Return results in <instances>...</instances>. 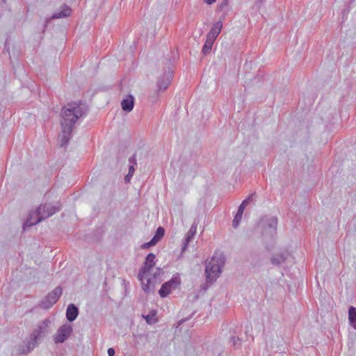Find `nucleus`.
I'll return each mask as SVG.
<instances>
[{"mask_svg":"<svg viewBox=\"0 0 356 356\" xmlns=\"http://www.w3.org/2000/svg\"><path fill=\"white\" fill-rule=\"evenodd\" d=\"M86 108L81 104L69 103L61 111V133L59 135L61 147L66 145L71 138L72 131L76 120L83 116Z\"/></svg>","mask_w":356,"mask_h":356,"instance_id":"obj_1","label":"nucleus"},{"mask_svg":"<svg viewBox=\"0 0 356 356\" xmlns=\"http://www.w3.org/2000/svg\"><path fill=\"white\" fill-rule=\"evenodd\" d=\"M155 258L154 254H148L138 275V278L142 284V288L146 293L154 289L156 284L160 282L161 277L163 275V271L160 268H154Z\"/></svg>","mask_w":356,"mask_h":356,"instance_id":"obj_2","label":"nucleus"},{"mask_svg":"<svg viewBox=\"0 0 356 356\" xmlns=\"http://www.w3.org/2000/svg\"><path fill=\"white\" fill-rule=\"evenodd\" d=\"M225 259L222 254L216 252L207 264L205 274L209 282H213L220 275Z\"/></svg>","mask_w":356,"mask_h":356,"instance_id":"obj_3","label":"nucleus"},{"mask_svg":"<svg viewBox=\"0 0 356 356\" xmlns=\"http://www.w3.org/2000/svg\"><path fill=\"white\" fill-rule=\"evenodd\" d=\"M59 210L60 207H55L47 204L40 205L35 211L30 213L29 218L25 222V226H33L51 216Z\"/></svg>","mask_w":356,"mask_h":356,"instance_id":"obj_4","label":"nucleus"},{"mask_svg":"<svg viewBox=\"0 0 356 356\" xmlns=\"http://www.w3.org/2000/svg\"><path fill=\"white\" fill-rule=\"evenodd\" d=\"M62 293L63 289L60 286L56 287L40 302V307L44 309H49L58 301Z\"/></svg>","mask_w":356,"mask_h":356,"instance_id":"obj_5","label":"nucleus"},{"mask_svg":"<svg viewBox=\"0 0 356 356\" xmlns=\"http://www.w3.org/2000/svg\"><path fill=\"white\" fill-rule=\"evenodd\" d=\"M73 331L70 324L65 323L61 325L53 336L54 342L56 344L64 343L72 334Z\"/></svg>","mask_w":356,"mask_h":356,"instance_id":"obj_6","label":"nucleus"},{"mask_svg":"<svg viewBox=\"0 0 356 356\" xmlns=\"http://www.w3.org/2000/svg\"><path fill=\"white\" fill-rule=\"evenodd\" d=\"M51 321L49 318H45L38 322L36 327L34 329L31 336L35 342H38L40 338L49 332V327Z\"/></svg>","mask_w":356,"mask_h":356,"instance_id":"obj_7","label":"nucleus"},{"mask_svg":"<svg viewBox=\"0 0 356 356\" xmlns=\"http://www.w3.org/2000/svg\"><path fill=\"white\" fill-rule=\"evenodd\" d=\"M180 284V279L179 277H172L170 281L162 284L161 288L159 291V293L161 298L167 297L172 290L178 287Z\"/></svg>","mask_w":356,"mask_h":356,"instance_id":"obj_8","label":"nucleus"},{"mask_svg":"<svg viewBox=\"0 0 356 356\" xmlns=\"http://www.w3.org/2000/svg\"><path fill=\"white\" fill-rule=\"evenodd\" d=\"M172 77V72L171 70H168L166 75L163 77L160 78L157 82V87L159 91H163L166 90L170 83Z\"/></svg>","mask_w":356,"mask_h":356,"instance_id":"obj_9","label":"nucleus"},{"mask_svg":"<svg viewBox=\"0 0 356 356\" xmlns=\"http://www.w3.org/2000/svg\"><path fill=\"white\" fill-rule=\"evenodd\" d=\"M37 344L38 342H35L31 337V340L26 342V344L19 346L17 350V353L19 355H26L32 351Z\"/></svg>","mask_w":356,"mask_h":356,"instance_id":"obj_10","label":"nucleus"},{"mask_svg":"<svg viewBox=\"0 0 356 356\" xmlns=\"http://www.w3.org/2000/svg\"><path fill=\"white\" fill-rule=\"evenodd\" d=\"M222 28V22L218 21L213 24L209 32L207 33V37L216 40L218 35L220 34Z\"/></svg>","mask_w":356,"mask_h":356,"instance_id":"obj_11","label":"nucleus"},{"mask_svg":"<svg viewBox=\"0 0 356 356\" xmlns=\"http://www.w3.org/2000/svg\"><path fill=\"white\" fill-rule=\"evenodd\" d=\"M197 232V224L193 223L189 229V231L187 232L184 242L183 243L181 250L182 252H184L186 248H188V243L191 240L193 239L195 234Z\"/></svg>","mask_w":356,"mask_h":356,"instance_id":"obj_12","label":"nucleus"},{"mask_svg":"<svg viewBox=\"0 0 356 356\" xmlns=\"http://www.w3.org/2000/svg\"><path fill=\"white\" fill-rule=\"evenodd\" d=\"M134 106V97L131 95H127L121 102L122 109L126 112H130L133 110Z\"/></svg>","mask_w":356,"mask_h":356,"instance_id":"obj_13","label":"nucleus"},{"mask_svg":"<svg viewBox=\"0 0 356 356\" xmlns=\"http://www.w3.org/2000/svg\"><path fill=\"white\" fill-rule=\"evenodd\" d=\"M79 314V309L78 308L74 305L70 304L68 305L66 311V318L67 319L72 322L74 321Z\"/></svg>","mask_w":356,"mask_h":356,"instance_id":"obj_14","label":"nucleus"},{"mask_svg":"<svg viewBox=\"0 0 356 356\" xmlns=\"http://www.w3.org/2000/svg\"><path fill=\"white\" fill-rule=\"evenodd\" d=\"M289 254L288 252H281L274 254L271 257V263L274 265H280L283 264L288 258Z\"/></svg>","mask_w":356,"mask_h":356,"instance_id":"obj_15","label":"nucleus"},{"mask_svg":"<svg viewBox=\"0 0 356 356\" xmlns=\"http://www.w3.org/2000/svg\"><path fill=\"white\" fill-rule=\"evenodd\" d=\"M71 13H72V9L67 5H63L61 7V10L55 13L53 15L52 18L59 19V18L66 17L70 16L71 15Z\"/></svg>","mask_w":356,"mask_h":356,"instance_id":"obj_16","label":"nucleus"},{"mask_svg":"<svg viewBox=\"0 0 356 356\" xmlns=\"http://www.w3.org/2000/svg\"><path fill=\"white\" fill-rule=\"evenodd\" d=\"M348 320L350 325L356 330V308L353 306L349 308Z\"/></svg>","mask_w":356,"mask_h":356,"instance_id":"obj_17","label":"nucleus"},{"mask_svg":"<svg viewBox=\"0 0 356 356\" xmlns=\"http://www.w3.org/2000/svg\"><path fill=\"white\" fill-rule=\"evenodd\" d=\"M214 42H215V40H211L207 37L206 42L204 44V46L202 47V50L203 54L207 55L211 51Z\"/></svg>","mask_w":356,"mask_h":356,"instance_id":"obj_18","label":"nucleus"},{"mask_svg":"<svg viewBox=\"0 0 356 356\" xmlns=\"http://www.w3.org/2000/svg\"><path fill=\"white\" fill-rule=\"evenodd\" d=\"M277 218L275 217H270L267 219L266 227L270 229L273 232H275L277 229Z\"/></svg>","mask_w":356,"mask_h":356,"instance_id":"obj_19","label":"nucleus"},{"mask_svg":"<svg viewBox=\"0 0 356 356\" xmlns=\"http://www.w3.org/2000/svg\"><path fill=\"white\" fill-rule=\"evenodd\" d=\"M156 315V312L154 310H152L149 314L146 316L143 315V316L148 324L152 325L156 322V319L155 318Z\"/></svg>","mask_w":356,"mask_h":356,"instance_id":"obj_20","label":"nucleus"},{"mask_svg":"<svg viewBox=\"0 0 356 356\" xmlns=\"http://www.w3.org/2000/svg\"><path fill=\"white\" fill-rule=\"evenodd\" d=\"M254 194L249 195L245 200H244L241 205L238 207V211L239 213H243L244 209L248 205V204L252 200V197Z\"/></svg>","mask_w":356,"mask_h":356,"instance_id":"obj_21","label":"nucleus"},{"mask_svg":"<svg viewBox=\"0 0 356 356\" xmlns=\"http://www.w3.org/2000/svg\"><path fill=\"white\" fill-rule=\"evenodd\" d=\"M164 234H165L164 228L162 227H159L157 228L156 233L152 238L155 239L156 242L158 243L163 237Z\"/></svg>","mask_w":356,"mask_h":356,"instance_id":"obj_22","label":"nucleus"},{"mask_svg":"<svg viewBox=\"0 0 356 356\" xmlns=\"http://www.w3.org/2000/svg\"><path fill=\"white\" fill-rule=\"evenodd\" d=\"M134 165H129L128 174L124 177V181L127 183L130 181L131 178L133 177V175L134 174V171H135Z\"/></svg>","mask_w":356,"mask_h":356,"instance_id":"obj_23","label":"nucleus"},{"mask_svg":"<svg viewBox=\"0 0 356 356\" xmlns=\"http://www.w3.org/2000/svg\"><path fill=\"white\" fill-rule=\"evenodd\" d=\"M242 216H243V213H239V212H237L236 214L235 215L234 218L232 222V225L234 228H236L238 226V225L242 219Z\"/></svg>","mask_w":356,"mask_h":356,"instance_id":"obj_24","label":"nucleus"},{"mask_svg":"<svg viewBox=\"0 0 356 356\" xmlns=\"http://www.w3.org/2000/svg\"><path fill=\"white\" fill-rule=\"evenodd\" d=\"M157 243L156 242L155 239L152 238V240L149 242L145 243L142 245L141 248L143 249L148 248L151 246L155 245Z\"/></svg>","mask_w":356,"mask_h":356,"instance_id":"obj_25","label":"nucleus"},{"mask_svg":"<svg viewBox=\"0 0 356 356\" xmlns=\"http://www.w3.org/2000/svg\"><path fill=\"white\" fill-rule=\"evenodd\" d=\"M143 337L146 338V336H145L144 334H136V335H134V343H135V344L138 343H139L138 339H141Z\"/></svg>","mask_w":356,"mask_h":356,"instance_id":"obj_26","label":"nucleus"},{"mask_svg":"<svg viewBox=\"0 0 356 356\" xmlns=\"http://www.w3.org/2000/svg\"><path fill=\"white\" fill-rule=\"evenodd\" d=\"M129 162L130 165H136V155H134L133 156L130 157L129 159Z\"/></svg>","mask_w":356,"mask_h":356,"instance_id":"obj_27","label":"nucleus"},{"mask_svg":"<svg viewBox=\"0 0 356 356\" xmlns=\"http://www.w3.org/2000/svg\"><path fill=\"white\" fill-rule=\"evenodd\" d=\"M108 356H114L115 350L113 348H110L108 349Z\"/></svg>","mask_w":356,"mask_h":356,"instance_id":"obj_28","label":"nucleus"},{"mask_svg":"<svg viewBox=\"0 0 356 356\" xmlns=\"http://www.w3.org/2000/svg\"><path fill=\"white\" fill-rule=\"evenodd\" d=\"M204 1L209 4V5H211L212 3H213L214 2L216 1V0H204Z\"/></svg>","mask_w":356,"mask_h":356,"instance_id":"obj_29","label":"nucleus"},{"mask_svg":"<svg viewBox=\"0 0 356 356\" xmlns=\"http://www.w3.org/2000/svg\"><path fill=\"white\" fill-rule=\"evenodd\" d=\"M38 217H36L35 216H33V218H32V221H35V220H37Z\"/></svg>","mask_w":356,"mask_h":356,"instance_id":"obj_30","label":"nucleus"}]
</instances>
